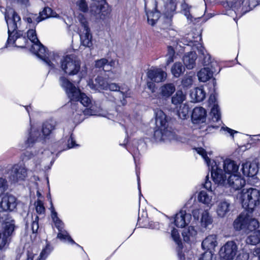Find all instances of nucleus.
I'll return each mask as SVG.
<instances>
[{"instance_id": "nucleus-45", "label": "nucleus", "mask_w": 260, "mask_h": 260, "mask_svg": "<svg viewBox=\"0 0 260 260\" xmlns=\"http://www.w3.org/2000/svg\"><path fill=\"white\" fill-rule=\"evenodd\" d=\"M192 8V6L189 5L185 1L181 4V12L182 14L185 16H192L190 10Z\"/></svg>"}, {"instance_id": "nucleus-6", "label": "nucleus", "mask_w": 260, "mask_h": 260, "mask_svg": "<svg viewBox=\"0 0 260 260\" xmlns=\"http://www.w3.org/2000/svg\"><path fill=\"white\" fill-rule=\"evenodd\" d=\"M60 68L69 76L77 75L81 69V61L75 55H68L61 60Z\"/></svg>"}, {"instance_id": "nucleus-44", "label": "nucleus", "mask_w": 260, "mask_h": 260, "mask_svg": "<svg viewBox=\"0 0 260 260\" xmlns=\"http://www.w3.org/2000/svg\"><path fill=\"white\" fill-rule=\"evenodd\" d=\"M79 102H80V104L83 105L84 107H88L91 111L92 110L91 109L92 107L91 100L84 93L81 94Z\"/></svg>"}, {"instance_id": "nucleus-57", "label": "nucleus", "mask_w": 260, "mask_h": 260, "mask_svg": "<svg viewBox=\"0 0 260 260\" xmlns=\"http://www.w3.org/2000/svg\"><path fill=\"white\" fill-rule=\"evenodd\" d=\"M39 217L38 216H36L35 219L32 221L31 223V230L33 233H36L37 232L39 229Z\"/></svg>"}, {"instance_id": "nucleus-51", "label": "nucleus", "mask_w": 260, "mask_h": 260, "mask_svg": "<svg viewBox=\"0 0 260 260\" xmlns=\"http://www.w3.org/2000/svg\"><path fill=\"white\" fill-rule=\"evenodd\" d=\"M197 152L201 155L203 158L205 159L207 164L209 166V163L211 161L210 158L207 156L206 151L202 148H198L197 149Z\"/></svg>"}, {"instance_id": "nucleus-39", "label": "nucleus", "mask_w": 260, "mask_h": 260, "mask_svg": "<svg viewBox=\"0 0 260 260\" xmlns=\"http://www.w3.org/2000/svg\"><path fill=\"white\" fill-rule=\"evenodd\" d=\"M210 115L211 116L212 119L214 122H218L220 120L221 114L218 105L214 104V106L211 110Z\"/></svg>"}, {"instance_id": "nucleus-10", "label": "nucleus", "mask_w": 260, "mask_h": 260, "mask_svg": "<svg viewBox=\"0 0 260 260\" xmlns=\"http://www.w3.org/2000/svg\"><path fill=\"white\" fill-rule=\"evenodd\" d=\"M79 18L81 24L80 37L81 44L85 47H90L92 46V35L90 33L88 22L86 17H79Z\"/></svg>"}, {"instance_id": "nucleus-54", "label": "nucleus", "mask_w": 260, "mask_h": 260, "mask_svg": "<svg viewBox=\"0 0 260 260\" xmlns=\"http://www.w3.org/2000/svg\"><path fill=\"white\" fill-rule=\"evenodd\" d=\"M171 236L174 241L178 245L181 243V240L178 230L173 229L171 232Z\"/></svg>"}, {"instance_id": "nucleus-1", "label": "nucleus", "mask_w": 260, "mask_h": 260, "mask_svg": "<svg viewBox=\"0 0 260 260\" xmlns=\"http://www.w3.org/2000/svg\"><path fill=\"white\" fill-rule=\"evenodd\" d=\"M27 38L33 43L31 51L43 60L51 69L55 68L53 62H56L59 58L57 53L46 51L45 47L41 43L37 38L36 30L32 29L27 31Z\"/></svg>"}, {"instance_id": "nucleus-20", "label": "nucleus", "mask_w": 260, "mask_h": 260, "mask_svg": "<svg viewBox=\"0 0 260 260\" xmlns=\"http://www.w3.org/2000/svg\"><path fill=\"white\" fill-rule=\"evenodd\" d=\"M231 203L226 200L219 201L217 205L216 213L220 217H224L230 211Z\"/></svg>"}, {"instance_id": "nucleus-16", "label": "nucleus", "mask_w": 260, "mask_h": 260, "mask_svg": "<svg viewBox=\"0 0 260 260\" xmlns=\"http://www.w3.org/2000/svg\"><path fill=\"white\" fill-rule=\"evenodd\" d=\"M245 184V180L238 174H233L228 176L226 185H228L233 190L241 189Z\"/></svg>"}, {"instance_id": "nucleus-36", "label": "nucleus", "mask_w": 260, "mask_h": 260, "mask_svg": "<svg viewBox=\"0 0 260 260\" xmlns=\"http://www.w3.org/2000/svg\"><path fill=\"white\" fill-rule=\"evenodd\" d=\"M198 200L208 205L212 204V198L207 192L204 190L201 191L198 195Z\"/></svg>"}, {"instance_id": "nucleus-43", "label": "nucleus", "mask_w": 260, "mask_h": 260, "mask_svg": "<svg viewBox=\"0 0 260 260\" xmlns=\"http://www.w3.org/2000/svg\"><path fill=\"white\" fill-rule=\"evenodd\" d=\"M113 63L112 62H108V60L106 58H102L101 59L95 61V66L96 68H103V70L104 71H108L109 70V69H107L106 70L105 69L106 66H110L111 67Z\"/></svg>"}, {"instance_id": "nucleus-18", "label": "nucleus", "mask_w": 260, "mask_h": 260, "mask_svg": "<svg viewBox=\"0 0 260 260\" xmlns=\"http://www.w3.org/2000/svg\"><path fill=\"white\" fill-rule=\"evenodd\" d=\"M206 117V111L203 107H196L193 109L191 120L193 123L198 124L205 121Z\"/></svg>"}, {"instance_id": "nucleus-60", "label": "nucleus", "mask_w": 260, "mask_h": 260, "mask_svg": "<svg viewBox=\"0 0 260 260\" xmlns=\"http://www.w3.org/2000/svg\"><path fill=\"white\" fill-rule=\"evenodd\" d=\"M75 146V141L72 137V135H71L70 138L68 140V147L69 148H71L74 147Z\"/></svg>"}, {"instance_id": "nucleus-24", "label": "nucleus", "mask_w": 260, "mask_h": 260, "mask_svg": "<svg viewBox=\"0 0 260 260\" xmlns=\"http://www.w3.org/2000/svg\"><path fill=\"white\" fill-rule=\"evenodd\" d=\"M223 167L224 171L228 174V176L231 175L235 174L239 168V166L234 161L229 159L224 161Z\"/></svg>"}, {"instance_id": "nucleus-15", "label": "nucleus", "mask_w": 260, "mask_h": 260, "mask_svg": "<svg viewBox=\"0 0 260 260\" xmlns=\"http://www.w3.org/2000/svg\"><path fill=\"white\" fill-rule=\"evenodd\" d=\"M27 176V170L26 168L21 165H14L11 170L10 179L13 182H17L19 180H23Z\"/></svg>"}, {"instance_id": "nucleus-22", "label": "nucleus", "mask_w": 260, "mask_h": 260, "mask_svg": "<svg viewBox=\"0 0 260 260\" xmlns=\"http://www.w3.org/2000/svg\"><path fill=\"white\" fill-rule=\"evenodd\" d=\"M88 85L94 90L104 89L107 90L108 83L103 77L98 76L95 79V83L92 81H89Z\"/></svg>"}, {"instance_id": "nucleus-14", "label": "nucleus", "mask_w": 260, "mask_h": 260, "mask_svg": "<svg viewBox=\"0 0 260 260\" xmlns=\"http://www.w3.org/2000/svg\"><path fill=\"white\" fill-rule=\"evenodd\" d=\"M147 75L149 79L156 83L164 81L167 76L166 72L157 68H151L148 70Z\"/></svg>"}, {"instance_id": "nucleus-64", "label": "nucleus", "mask_w": 260, "mask_h": 260, "mask_svg": "<svg viewBox=\"0 0 260 260\" xmlns=\"http://www.w3.org/2000/svg\"><path fill=\"white\" fill-rule=\"evenodd\" d=\"M158 19H154L153 18H150V17H147V22L148 23L151 25V26H154L155 24L157 21Z\"/></svg>"}, {"instance_id": "nucleus-28", "label": "nucleus", "mask_w": 260, "mask_h": 260, "mask_svg": "<svg viewBox=\"0 0 260 260\" xmlns=\"http://www.w3.org/2000/svg\"><path fill=\"white\" fill-rule=\"evenodd\" d=\"M200 223L201 226L206 229H209L210 226L212 225L213 218L207 210L202 212Z\"/></svg>"}, {"instance_id": "nucleus-30", "label": "nucleus", "mask_w": 260, "mask_h": 260, "mask_svg": "<svg viewBox=\"0 0 260 260\" xmlns=\"http://www.w3.org/2000/svg\"><path fill=\"white\" fill-rule=\"evenodd\" d=\"M15 228L14 220H11L10 221H6L4 226V231L2 233L11 240V237L14 233Z\"/></svg>"}, {"instance_id": "nucleus-17", "label": "nucleus", "mask_w": 260, "mask_h": 260, "mask_svg": "<svg viewBox=\"0 0 260 260\" xmlns=\"http://www.w3.org/2000/svg\"><path fill=\"white\" fill-rule=\"evenodd\" d=\"M191 219L190 214L187 213L185 211L181 210L176 214L174 223L176 226L182 228L189 224Z\"/></svg>"}, {"instance_id": "nucleus-55", "label": "nucleus", "mask_w": 260, "mask_h": 260, "mask_svg": "<svg viewBox=\"0 0 260 260\" xmlns=\"http://www.w3.org/2000/svg\"><path fill=\"white\" fill-rule=\"evenodd\" d=\"M213 254L211 251H206L202 254L199 260H213Z\"/></svg>"}, {"instance_id": "nucleus-29", "label": "nucleus", "mask_w": 260, "mask_h": 260, "mask_svg": "<svg viewBox=\"0 0 260 260\" xmlns=\"http://www.w3.org/2000/svg\"><path fill=\"white\" fill-rule=\"evenodd\" d=\"M56 125V121L53 120H50L44 122L42 126V133L43 135L45 137L49 136L55 129Z\"/></svg>"}, {"instance_id": "nucleus-61", "label": "nucleus", "mask_w": 260, "mask_h": 260, "mask_svg": "<svg viewBox=\"0 0 260 260\" xmlns=\"http://www.w3.org/2000/svg\"><path fill=\"white\" fill-rule=\"evenodd\" d=\"M192 214L195 219L199 220L200 214V210L199 209H194L192 211Z\"/></svg>"}, {"instance_id": "nucleus-53", "label": "nucleus", "mask_w": 260, "mask_h": 260, "mask_svg": "<svg viewBox=\"0 0 260 260\" xmlns=\"http://www.w3.org/2000/svg\"><path fill=\"white\" fill-rule=\"evenodd\" d=\"M193 76L192 75L186 76L182 79V85L185 87H188L192 85L193 82Z\"/></svg>"}, {"instance_id": "nucleus-2", "label": "nucleus", "mask_w": 260, "mask_h": 260, "mask_svg": "<svg viewBox=\"0 0 260 260\" xmlns=\"http://www.w3.org/2000/svg\"><path fill=\"white\" fill-rule=\"evenodd\" d=\"M155 115L156 129L154 132V137L156 141L165 140L172 134V132L168 129L167 116L158 109L155 110Z\"/></svg>"}, {"instance_id": "nucleus-5", "label": "nucleus", "mask_w": 260, "mask_h": 260, "mask_svg": "<svg viewBox=\"0 0 260 260\" xmlns=\"http://www.w3.org/2000/svg\"><path fill=\"white\" fill-rule=\"evenodd\" d=\"M5 19L8 28L9 37L7 43L14 44L15 41L19 38L25 44L26 38L22 36V34L20 31L17 30L21 24V17H5Z\"/></svg>"}, {"instance_id": "nucleus-13", "label": "nucleus", "mask_w": 260, "mask_h": 260, "mask_svg": "<svg viewBox=\"0 0 260 260\" xmlns=\"http://www.w3.org/2000/svg\"><path fill=\"white\" fill-rule=\"evenodd\" d=\"M67 93L71 101V108L77 112L78 115H81L83 111L82 110H78L77 108L78 107L79 105V102L81 94L83 93L81 92L79 89L74 86L72 89L69 90Z\"/></svg>"}, {"instance_id": "nucleus-21", "label": "nucleus", "mask_w": 260, "mask_h": 260, "mask_svg": "<svg viewBox=\"0 0 260 260\" xmlns=\"http://www.w3.org/2000/svg\"><path fill=\"white\" fill-rule=\"evenodd\" d=\"M217 245V236L216 235H210L207 237L202 242V246L207 251L214 250Z\"/></svg>"}, {"instance_id": "nucleus-40", "label": "nucleus", "mask_w": 260, "mask_h": 260, "mask_svg": "<svg viewBox=\"0 0 260 260\" xmlns=\"http://www.w3.org/2000/svg\"><path fill=\"white\" fill-rule=\"evenodd\" d=\"M189 111V108L188 105L186 104L181 105L178 110L179 117L182 119H186L188 117Z\"/></svg>"}, {"instance_id": "nucleus-62", "label": "nucleus", "mask_w": 260, "mask_h": 260, "mask_svg": "<svg viewBox=\"0 0 260 260\" xmlns=\"http://www.w3.org/2000/svg\"><path fill=\"white\" fill-rule=\"evenodd\" d=\"M174 54V50H172L171 49V53L170 54H168V59L167 61V64H169L171 62L173 61V55Z\"/></svg>"}, {"instance_id": "nucleus-41", "label": "nucleus", "mask_w": 260, "mask_h": 260, "mask_svg": "<svg viewBox=\"0 0 260 260\" xmlns=\"http://www.w3.org/2000/svg\"><path fill=\"white\" fill-rule=\"evenodd\" d=\"M199 52L202 55L201 58H203L202 63L204 66H209L210 63H212L211 56L207 53L206 51L204 48L200 49Z\"/></svg>"}, {"instance_id": "nucleus-63", "label": "nucleus", "mask_w": 260, "mask_h": 260, "mask_svg": "<svg viewBox=\"0 0 260 260\" xmlns=\"http://www.w3.org/2000/svg\"><path fill=\"white\" fill-rule=\"evenodd\" d=\"M18 40V45L17 44H15V46L18 47H20V48H23L25 47V45H26V44H24V43L23 42V41L22 40H21L19 38H18L16 41L15 42ZM27 42V40L26 39V42Z\"/></svg>"}, {"instance_id": "nucleus-32", "label": "nucleus", "mask_w": 260, "mask_h": 260, "mask_svg": "<svg viewBox=\"0 0 260 260\" xmlns=\"http://www.w3.org/2000/svg\"><path fill=\"white\" fill-rule=\"evenodd\" d=\"M246 242L248 244L256 245L260 242V231L257 230L253 232L247 237Z\"/></svg>"}, {"instance_id": "nucleus-12", "label": "nucleus", "mask_w": 260, "mask_h": 260, "mask_svg": "<svg viewBox=\"0 0 260 260\" xmlns=\"http://www.w3.org/2000/svg\"><path fill=\"white\" fill-rule=\"evenodd\" d=\"M215 165L211 168V176L213 181L217 184L223 185H226L228 182V175L222 170L216 163L214 162Z\"/></svg>"}, {"instance_id": "nucleus-8", "label": "nucleus", "mask_w": 260, "mask_h": 260, "mask_svg": "<svg viewBox=\"0 0 260 260\" xmlns=\"http://www.w3.org/2000/svg\"><path fill=\"white\" fill-rule=\"evenodd\" d=\"M90 12L93 16H109L111 9L106 0H94L90 4Z\"/></svg>"}, {"instance_id": "nucleus-34", "label": "nucleus", "mask_w": 260, "mask_h": 260, "mask_svg": "<svg viewBox=\"0 0 260 260\" xmlns=\"http://www.w3.org/2000/svg\"><path fill=\"white\" fill-rule=\"evenodd\" d=\"M145 12L147 17L149 16H160L161 13L157 9V3L155 1L153 3V8L152 9H149L145 6Z\"/></svg>"}, {"instance_id": "nucleus-49", "label": "nucleus", "mask_w": 260, "mask_h": 260, "mask_svg": "<svg viewBox=\"0 0 260 260\" xmlns=\"http://www.w3.org/2000/svg\"><path fill=\"white\" fill-rule=\"evenodd\" d=\"M10 240L4 235L2 232H0V249H3L7 244H8Z\"/></svg>"}, {"instance_id": "nucleus-7", "label": "nucleus", "mask_w": 260, "mask_h": 260, "mask_svg": "<svg viewBox=\"0 0 260 260\" xmlns=\"http://www.w3.org/2000/svg\"><path fill=\"white\" fill-rule=\"evenodd\" d=\"M258 4L260 0H239L232 3L231 8L236 16H242Z\"/></svg>"}, {"instance_id": "nucleus-50", "label": "nucleus", "mask_w": 260, "mask_h": 260, "mask_svg": "<svg viewBox=\"0 0 260 260\" xmlns=\"http://www.w3.org/2000/svg\"><path fill=\"white\" fill-rule=\"evenodd\" d=\"M50 248L49 245H47L45 248H44L40 254L37 260H45L46 257L50 252Z\"/></svg>"}, {"instance_id": "nucleus-31", "label": "nucleus", "mask_w": 260, "mask_h": 260, "mask_svg": "<svg viewBox=\"0 0 260 260\" xmlns=\"http://www.w3.org/2000/svg\"><path fill=\"white\" fill-rule=\"evenodd\" d=\"M197 234L193 226H189L184 229L182 233L183 240L185 242H189L191 239H193Z\"/></svg>"}, {"instance_id": "nucleus-9", "label": "nucleus", "mask_w": 260, "mask_h": 260, "mask_svg": "<svg viewBox=\"0 0 260 260\" xmlns=\"http://www.w3.org/2000/svg\"><path fill=\"white\" fill-rule=\"evenodd\" d=\"M238 240L229 241L223 245L219 251V255L224 260H233L238 253Z\"/></svg>"}, {"instance_id": "nucleus-56", "label": "nucleus", "mask_w": 260, "mask_h": 260, "mask_svg": "<svg viewBox=\"0 0 260 260\" xmlns=\"http://www.w3.org/2000/svg\"><path fill=\"white\" fill-rule=\"evenodd\" d=\"M168 9H170V12L174 14L175 13L177 9V3L175 1L170 0V2L168 5Z\"/></svg>"}, {"instance_id": "nucleus-47", "label": "nucleus", "mask_w": 260, "mask_h": 260, "mask_svg": "<svg viewBox=\"0 0 260 260\" xmlns=\"http://www.w3.org/2000/svg\"><path fill=\"white\" fill-rule=\"evenodd\" d=\"M38 16H59L58 14L54 15L53 10L51 8L46 7L42 12H40Z\"/></svg>"}, {"instance_id": "nucleus-3", "label": "nucleus", "mask_w": 260, "mask_h": 260, "mask_svg": "<svg viewBox=\"0 0 260 260\" xmlns=\"http://www.w3.org/2000/svg\"><path fill=\"white\" fill-rule=\"evenodd\" d=\"M259 196L260 192L255 188H250L246 191L243 189L240 197L242 207L249 212H252L259 203Z\"/></svg>"}, {"instance_id": "nucleus-35", "label": "nucleus", "mask_w": 260, "mask_h": 260, "mask_svg": "<svg viewBox=\"0 0 260 260\" xmlns=\"http://www.w3.org/2000/svg\"><path fill=\"white\" fill-rule=\"evenodd\" d=\"M57 238L64 242L67 241L72 244H76L67 231L64 229L58 231Z\"/></svg>"}, {"instance_id": "nucleus-42", "label": "nucleus", "mask_w": 260, "mask_h": 260, "mask_svg": "<svg viewBox=\"0 0 260 260\" xmlns=\"http://www.w3.org/2000/svg\"><path fill=\"white\" fill-rule=\"evenodd\" d=\"M59 81L61 86L65 89L66 92H68L69 90H70L75 86L72 83L64 77H61L59 78Z\"/></svg>"}, {"instance_id": "nucleus-46", "label": "nucleus", "mask_w": 260, "mask_h": 260, "mask_svg": "<svg viewBox=\"0 0 260 260\" xmlns=\"http://www.w3.org/2000/svg\"><path fill=\"white\" fill-rule=\"evenodd\" d=\"M51 218L58 231L64 229V223L57 216V213H54L53 217Z\"/></svg>"}, {"instance_id": "nucleus-19", "label": "nucleus", "mask_w": 260, "mask_h": 260, "mask_svg": "<svg viewBox=\"0 0 260 260\" xmlns=\"http://www.w3.org/2000/svg\"><path fill=\"white\" fill-rule=\"evenodd\" d=\"M242 170L244 176L253 177L258 172V164L256 162H246L243 164Z\"/></svg>"}, {"instance_id": "nucleus-25", "label": "nucleus", "mask_w": 260, "mask_h": 260, "mask_svg": "<svg viewBox=\"0 0 260 260\" xmlns=\"http://www.w3.org/2000/svg\"><path fill=\"white\" fill-rule=\"evenodd\" d=\"M197 58V55L195 52H190L183 56V63L187 69L190 70L194 67Z\"/></svg>"}, {"instance_id": "nucleus-23", "label": "nucleus", "mask_w": 260, "mask_h": 260, "mask_svg": "<svg viewBox=\"0 0 260 260\" xmlns=\"http://www.w3.org/2000/svg\"><path fill=\"white\" fill-rule=\"evenodd\" d=\"M175 90L176 87L174 83H166L159 88V94L162 98L168 99L172 95Z\"/></svg>"}, {"instance_id": "nucleus-48", "label": "nucleus", "mask_w": 260, "mask_h": 260, "mask_svg": "<svg viewBox=\"0 0 260 260\" xmlns=\"http://www.w3.org/2000/svg\"><path fill=\"white\" fill-rule=\"evenodd\" d=\"M36 210L37 212L39 214H44L45 212V208L44 206L43 202L40 200H38L35 203Z\"/></svg>"}, {"instance_id": "nucleus-27", "label": "nucleus", "mask_w": 260, "mask_h": 260, "mask_svg": "<svg viewBox=\"0 0 260 260\" xmlns=\"http://www.w3.org/2000/svg\"><path fill=\"white\" fill-rule=\"evenodd\" d=\"M213 71L209 67L202 69L198 73L199 80L201 82H206L213 76Z\"/></svg>"}, {"instance_id": "nucleus-26", "label": "nucleus", "mask_w": 260, "mask_h": 260, "mask_svg": "<svg viewBox=\"0 0 260 260\" xmlns=\"http://www.w3.org/2000/svg\"><path fill=\"white\" fill-rule=\"evenodd\" d=\"M190 95L194 102H200L204 100L206 93L202 88L196 87L191 90Z\"/></svg>"}, {"instance_id": "nucleus-37", "label": "nucleus", "mask_w": 260, "mask_h": 260, "mask_svg": "<svg viewBox=\"0 0 260 260\" xmlns=\"http://www.w3.org/2000/svg\"><path fill=\"white\" fill-rule=\"evenodd\" d=\"M184 67L180 62H176L171 69L172 73L175 77H178L184 71Z\"/></svg>"}, {"instance_id": "nucleus-58", "label": "nucleus", "mask_w": 260, "mask_h": 260, "mask_svg": "<svg viewBox=\"0 0 260 260\" xmlns=\"http://www.w3.org/2000/svg\"><path fill=\"white\" fill-rule=\"evenodd\" d=\"M37 139L35 138V136H33V134L31 133H30V135L29 137L28 138L26 144L27 145V147H30L32 145V144L35 143V142L36 141Z\"/></svg>"}, {"instance_id": "nucleus-59", "label": "nucleus", "mask_w": 260, "mask_h": 260, "mask_svg": "<svg viewBox=\"0 0 260 260\" xmlns=\"http://www.w3.org/2000/svg\"><path fill=\"white\" fill-rule=\"evenodd\" d=\"M204 187L207 190H210L211 192L212 191L211 182V181H209V177L208 175L206 177V181L205 182V183L204 184Z\"/></svg>"}, {"instance_id": "nucleus-4", "label": "nucleus", "mask_w": 260, "mask_h": 260, "mask_svg": "<svg viewBox=\"0 0 260 260\" xmlns=\"http://www.w3.org/2000/svg\"><path fill=\"white\" fill-rule=\"evenodd\" d=\"M233 226L236 231L243 230L245 233H248L257 228L259 222L256 219L250 218L247 212H242L235 220Z\"/></svg>"}, {"instance_id": "nucleus-11", "label": "nucleus", "mask_w": 260, "mask_h": 260, "mask_svg": "<svg viewBox=\"0 0 260 260\" xmlns=\"http://www.w3.org/2000/svg\"><path fill=\"white\" fill-rule=\"evenodd\" d=\"M17 206L16 198L8 193L0 197V212L12 211Z\"/></svg>"}, {"instance_id": "nucleus-52", "label": "nucleus", "mask_w": 260, "mask_h": 260, "mask_svg": "<svg viewBox=\"0 0 260 260\" xmlns=\"http://www.w3.org/2000/svg\"><path fill=\"white\" fill-rule=\"evenodd\" d=\"M77 5L81 11L84 13L88 11V5L85 0H80L79 2H77Z\"/></svg>"}, {"instance_id": "nucleus-38", "label": "nucleus", "mask_w": 260, "mask_h": 260, "mask_svg": "<svg viewBox=\"0 0 260 260\" xmlns=\"http://www.w3.org/2000/svg\"><path fill=\"white\" fill-rule=\"evenodd\" d=\"M185 99V95L181 90H178L172 98V103L174 105L182 103Z\"/></svg>"}, {"instance_id": "nucleus-33", "label": "nucleus", "mask_w": 260, "mask_h": 260, "mask_svg": "<svg viewBox=\"0 0 260 260\" xmlns=\"http://www.w3.org/2000/svg\"><path fill=\"white\" fill-rule=\"evenodd\" d=\"M109 89L111 91H119L122 95H123L125 97H129L130 94L128 92V89L127 88H120L118 84L112 83L109 84L108 83V89Z\"/></svg>"}]
</instances>
